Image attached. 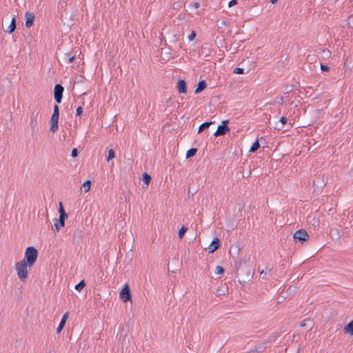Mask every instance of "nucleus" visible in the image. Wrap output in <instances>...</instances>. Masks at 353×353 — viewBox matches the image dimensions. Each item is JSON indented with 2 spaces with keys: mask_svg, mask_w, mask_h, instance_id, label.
<instances>
[{
  "mask_svg": "<svg viewBox=\"0 0 353 353\" xmlns=\"http://www.w3.org/2000/svg\"><path fill=\"white\" fill-rule=\"evenodd\" d=\"M187 230H188V228H186L185 225H183L178 232L179 238L182 239L184 236Z\"/></svg>",
  "mask_w": 353,
  "mask_h": 353,
  "instance_id": "a878e982",
  "label": "nucleus"
},
{
  "mask_svg": "<svg viewBox=\"0 0 353 353\" xmlns=\"http://www.w3.org/2000/svg\"><path fill=\"white\" fill-rule=\"evenodd\" d=\"M331 235H333V238H335L336 239H339L341 237V235L340 234V232L339 230L336 229L334 231V234H332V233H330Z\"/></svg>",
  "mask_w": 353,
  "mask_h": 353,
  "instance_id": "2f4dec72",
  "label": "nucleus"
},
{
  "mask_svg": "<svg viewBox=\"0 0 353 353\" xmlns=\"http://www.w3.org/2000/svg\"><path fill=\"white\" fill-rule=\"evenodd\" d=\"M353 19V14H351L348 17V19L347 20V26L349 28H352L353 27L350 25V20Z\"/></svg>",
  "mask_w": 353,
  "mask_h": 353,
  "instance_id": "37998d69",
  "label": "nucleus"
},
{
  "mask_svg": "<svg viewBox=\"0 0 353 353\" xmlns=\"http://www.w3.org/2000/svg\"><path fill=\"white\" fill-rule=\"evenodd\" d=\"M284 125H283L281 123H279V121H277L276 123H275V125L274 126V129L277 130H281V129H283Z\"/></svg>",
  "mask_w": 353,
  "mask_h": 353,
  "instance_id": "58836bf2",
  "label": "nucleus"
},
{
  "mask_svg": "<svg viewBox=\"0 0 353 353\" xmlns=\"http://www.w3.org/2000/svg\"><path fill=\"white\" fill-rule=\"evenodd\" d=\"M177 92L180 94L187 93V83L183 79H179L176 85Z\"/></svg>",
  "mask_w": 353,
  "mask_h": 353,
  "instance_id": "4468645a",
  "label": "nucleus"
},
{
  "mask_svg": "<svg viewBox=\"0 0 353 353\" xmlns=\"http://www.w3.org/2000/svg\"><path fill=\"white\" fill-rule=\"evenodd\" d=\"M119 296L123 303H127L132 300L131 290L128 283H125L122 288Z\"/></svg>",
  "mask_w": 353,
  "mask_h": 353,
  "instance_id": "0eeeda50",
  "label": "nucleus"
},
{
  "mask_svg": "<svg viewBox=\"0 0 353 353\" xmlns=\"http://www.w3.org/2000/svg\"><path fill=\"white\" fill-rule=\"evenodd\" d=\"M35 19V15L33 12L29 11L25 14V26L26 28H30L33 24Z\"/></svg>",
  "mask_w": 353,
  "mask_h": 353,
  "instance_id": "9b49d317",
  "label": "nucleus"
},
{
  "mask_svg": "<svg viewBox=\"0 0 353 353\" xmlns=\"http://www.w3.org/2000/svg\"><path fill=\"white\" fill-rule=\"evenodd\" d=\"M267 270H268L267 269H266L265 270H261V271L260 272L261 274H266V273H267Z\"/></svg>",
  "mask_w": 353,
  "mask_h": 353,
  "instance_id": "de8ad7c7",
  "label": "nucleus"
},
{
  "mask_svg": "<svg viewBox=\"0 0 353 353\" xmlns=\"http://www.w3.org/2000/svg\"><path fill=\"white\" fill-rule=\"evenodd\" d=\"M279 336V334L277 333H273L271 335L269 336V337L267 339V343L274 341L276 338Z\"/></svg>",
  "mask_w": 353,
  "mask_h": 353,
  "instance_id": "c85d7f7f",
  "label": "nucleus"
},
{
  "mask_svg": "<svg viewBox=\"0 0 353 353\" xmlns=\"http://www.w3.org/2000/svg\"><path fill=\"white\" fill-rule=\"evenodd\" d=\"M221 246V241L218 237L214 238L208 248L209 253H213Z\"/></svg>",
  "mask_w": 353,
  "mask_h": 353,
  "instance_id": "ddd939ff",
  "label": "nucleus"
},
{
  "mask_svg": "<svg viewBox=\"0 0 353 353\" xmlns=\"http://www.w3.org/2000/svg\"><path fill=\"white\" fill-rule=\"evenodd\" d=\"M83 108L81 106H79L76 110V116L80 117L83 114Z\"/></svg>",
  "mask_w": 353,
  "mask_h": 353,
  "instance_id": "4c0bfd02",
  "label": "nucleus"
},
{
  "mask_svg": "<svg viewBox=\"0 0 353 353\" xmlns=\"http://www.w3.org/2000/svg\"><path fill=\"white\" fill-rule=\"evenodd\" d=\"M83 236V230L80 228H76L72 235V243L79 245Z\"/></svg>",
  "mask_w": 353,
  "mask_h": 353,
  "instance_id": "9d476101",
  "label": "nucleus"
},
{
  "mask_svg": "<svg viewBox=\"0 0 353 353\" xmlns=\"http://www.w3.org/2000/svg\"><path fill=\"white\" fill-rule=\"evenodd\" d=\"M30 115V126L33 136L39 130V122L41 119L40 109L38 104L32 105Z\"/></svg>",
  "mask_w": 353,
  "mask_h": 353,
  "instance_id": "f03ea898",
  "label": "nucleus"
},
{
  "mask_svg": "<svg viewBox=\"0 0 353 353\" xmlns=\"http://www.w3.org/2000/svg\"><path fill=\"white\" fill-rule=\"evenodd\" d=\"M260 148V143L259 141V139H256L251 145L250 149V152H255L258 150V149Z\"/></svg>",
  "mask_w": 353,
  "mask_h": 353,
  "instance_id": "393cba45",
  "label": "nucleus"
},
{
  "mask_svg": "<svg viewBox=\"0 0 353 353\" xmlns=\"http://www.w3.org/2000/svg\"><path fill=\"white\" fill-rule=\"evenodd\" d=\"M293 238L295 241H299L301 243H303L308 239L309 235L306 230L304 229H300L295 232L293 235Z\"/></svg>",
  "mask_w": 353,
  "mask_h": 353,
  "instance_id": "6e6552de",
  "label": "nucleus"
},
{
  "mask_svg": "<svg viewBox=\"0 0 353 353\" xmlns=\"http://www.w3.org/2000/svg\"><path fill=\"white\" fill-rule=\"evenodd\" d=\"M59 218L55 219L54 221V228L57 232L59 231L61 228L64 227L65 221L68 218V214L65 212L63 203L59 202Z\"/></svg>",
  "mask_w": 353,
  "mask_h": 353,
  "instance_id": "20e7f679",
  "label": "nucleus"
},
{
  "mask_svg": "<svg viewBox=\"0 0 353 353\" xmlns=\"http://www.w3.org/2000/svg\"><path fill=\"white\" fill-rule=\"evenodd\" d=\"M38 256L37 249L33 246H29L25 250L24 258L22 261L32 266L37 261Z\"/></svg>",
  "mask_w": 353,
  "mask_h": 353,
  "instance_id": "7ed1b4c3",
  "label": "nucleus"
},
{
  "mask_svg": "<svg viewBox=\"0 0 353 353\" xmlns=\"http://www.w3.org/2000/svg\"><path fill=\"white\" fill-rule=\"evenodd\" d=\"M225 272L224 268L222 266L217 265L215 268V272L217 274H223Z\"/></svg>",
  "mask_w": 353,
  "mask_h": 353,
  "instance_id": "c756f323",
  "label": "nucleus"
},
{
  "mask_svg": "<svg viewBox=\"0 0 353 353\" xmlns=\"http://www.w3.org/2000/svg\"><path fill=\"white\" fill-rule=\"evenodd\" d=\"M196 192L197 190H193L192 191H191L190 187H189L188 191V197L190 198L191 196H193Z\"/></svg>",
  "mask_w": 353,
  "mask_h": 353,
  "instance_id": "ea45409f",
  "label": "nucleus"
},
{
  "mask_svg": "<svg viewBox=\"0 0 353 353\" xmlns=\"http://www.w3.org/2000/svg\"><path fill=\"white\" fill-rule=\"evenodd\" d=\"M235 277L238 278V281L244 285L249 282L253 277V272L251 268L246 263L245 261H237L234 263Z\"/></svg>",
  "mask_w": 353,
  "mask_h": 353,
  "instance_id": "f257e3e1",
  "label": "nucleus"
},
{
  "mask_svg": "<svg viewBox=\"0 0 353 353\" xmlns=\"http://www.w3.org/2000/svg\"><path fill=\"white\" fill-rule=\"evenodd\" d=\"M198 150L196 148H192L189 149L185 154V158L186 159H190L193 157H194L197 152Z\"/></svg>",
  "mask_w": 353,
  "mask_h": 353,
  "instance_id": "4be33fe9",
  "label": "nucleus"
},
{
  "mask_svg": "<svg viewBox=\"0 0 353 353\" xmlns=\"http://www.w3.org/2000/svg\"><path fill=\"white\" fill-rule=\"evenodd\" d=\"M75 54L71 52L65 53L64 54V59L69 63H72L75 60Z\"/></svg>",
  "mask_w": 353,
  "mask_h": 353,
  "instance_id": "5701e85b",
  "label": "nucleus"
},
{
  "mask_svg": "<svg viewBox=\"0 0 353 353\" xmlns=\"http://www.w3.org/2000/svg\"><path fill=\"white\" fill-rule=\"evenodd\" d=\"M276 102L279 103L280 104H283V98L282 96L277 97L276 98Z\"/></svg>",
  "mask_w": 353,
  "mask_h": 353,
  "instance_id": "a18cd8bd",
  "label": "nucleus"
},
{
  "mask_svg": "<svg viewBox=\"0 0 353 353\" xmlns=\"http://www.w3.org/2000/svg\"><path fill=\"white\" fill-rule=\"evenodd\" d=\"M115 157V152L113 149H110L108 150V154L107 156V161H110Z\"/></svg>",
  "mask_w": 353,
  "mask_h": 353,
  "instance_id": "cd10ccee",
  "label": "nucleus"
},
{
  "mask_svg": "<svg viewBox=\"0 0 353 353\" xmlns=\"http://www.w3.org/2000/svg\"><path fill=\"white\" fill-rule=\"evenodd\" d=\"M270 1L272 4H274V3H276L278 1V0H270Z\"/></svg>",
  "mask_w": 353,
  "mask_h": 353,
  "instance_id": "09e8293b",
  "label": "nucleus"
},
{
  "mask_svg": "<svg viewBox=\"0 0 353 353\" xmlns=\"http://www.w3.org/2000/svg\"><path fill=\"white\" fill-rule=\"evenodd\" d=\"M343 332L350 336L353 335V319L344 326Z\"/></svg>",
  "mask_w": 353,
  "mask_h": 353,
  "instance_id": "f3484780",
  "label": "nucleus"
},
{
  "mask_svg": "<svg viewBox=\"0 0 353 353\" xmlns=\"http://www.w3.org/2000/svg\"><path fill=\"white\" fill-rule=\"evenodd\" d=\"M213 123V121H205L201 123L199 127L198 133H201L203 130L208 129L210 126V125Z\"/></svg>",
  "mask_w": 353,
  "mask_h": 353,
  "instance_id": "aec40b11",
  "label": "nucleus"
},
{
  "mask_svg": "<svg viewBox=\"0 0 353 353\" xmlns=\"http://www.w3.org/2000/svg\"><path fill=\"white\" fill-rule=\"evenodd\" d=\"M207 87V83L205 80H201L196 84V87L194 90V94H197L204 90Z\"/></svg>",
  "mask_w": 353,
  "mask_h": 353,
  "instance_id": "dca6fc26",
  "label": "nucleus"
},
{
  "mask_svg": "<svg viewBox=\"0 0 353 353\" xmlns=\"http://www.w3.org/2000/svg\"><path fill=\"white\" fill-rule=\"evenodd\" d=\"M295 86L294 85H286L285 88V94H288V93H290V92H292V89L294 88Z\"/></svg>",
  "mask_w": 353,
  "mask_h": 353,
  "instance_id": "e433bc0d",
  "label": "nucleus"
},
{
  "mask_svg": "<svg viewBox=\"0 0 353 353\" xmlns=\"http://www.w3.org/2000/svg\"><path fill=\"white\" fill-rule=\"evenodd\" d=\"M64 88L60 83H57L54 88V99L57 103H60L63 98Z\"/></svg>",
  "mask_w": 353,
  "mask_h": 353,
  "instance_id": "1a4fd4ad",
  "label": "nucleus"
},
{
  "mask_svg": "<svg viewBox=\"0 0 353 353\" xmlns=\"http://www.w3.org/2000/svg\"><path fill=\"white\" fill-rule=\"evenodd\" d=\"M288 121V119L285 117H282L280 120L279 121V123H281L283 125H285Z\"/></svg>",
  "mask_w": 353,
  "mask_h": 353,
  "instance_id": "79ce46f5",
  "label": "nucleus"
},
{
  "mask_svg": "<svg viewBox=\"0 0 353 353\" xmlns=\"http://www.w3.org/2000/svg\"><path fill=\"white\" fill-rule=\"evenodd\" d=\"M233 73L237 74H244V69L242 68H235L233 70Z\"/></svg>",
  "mask_w": 353,
  "mask_h": 353,
  "instance_id": "7c9ffc66",
  "label": "nucleus"
},
{
  "mask_svg": "<svg viewBox=\"0 0 353 353\" xmlns=\"http://www.w3.org/2000/svg\"><path fill=\"white\" fill-rule=\"evenodd\" d=\"M58 104L59 103H57L55 105H54V107H53V113L52 114L54 115H59V108L58 106Z\"/></svg>",
  "mask_w": 353,
  "mask_h": 353,
  "instance_id": "473e14b6",
  "label": "nucleus"
},
{
  "mask_svg": "<svg viewBox=\"0 0 353 353\" xmlns=\"http://www.w3.org/2000/svg\"><path fill=\"white\" fill-rule=\"evenodd\" d=\"M193 6H194L195 8H199V6H200V3H199V2H195V3H194Z\"/></svg>",
  "mask_w": 353,
  "mask_h": 353,
  "instance_id": "49530a36",
  "label": "nucleus"
},
{
  "mask_svg": "<svg viewBox=\"0 0 353 353\" xmlns=\"http://www.w3.org/2000/svg\"><path fill=\"white\" fill-rule=\"evenodd\" d=\"M31 267L32 266L30 265L27 264V263L23 262L22 261L16 263L15 268H16L17 274L19 279L21 281H25L27 279L28 275V268H31Z\"/></svg>",
  "mask_w": 353,
  "mask_h": 353,
  "instance_id": "39448f33",
  "label": "nucleus"
},
{
  "mask_svg": "<svg viewBox=\"0 0 353 353\" xmlns=\"http://www.w3.org/2000/svg\"><path fill=\"white\" fill-rule=\"evenodd\" d=\"M313 184H314V185L315 186V185H316V182H315V181H314V182H313ZM316 187H318V185H316Z\"/></svg>",
  "mask_w": 353,
  "mask_h": 353,
  "instance_id": "8fccbe9b",
  "label": "nucleus"
},
{
  "mask_svg": "<svg viewBox=\"0 0 353 353\" xmlns=\"http://www.w3.org/2000/svg\"><path fill=\"white\" fill-rule=\"evenodd\" d=\"M92 182L90 180H87L83 182V183L81 185V189L84 192H87L90 190Z\"/></svg>",
  "mask_w": 353,
  "mask_h": 353,
  "instance_id": "412c9836",
  "label": "nucleus"
},
{
  "mask_svg": "<svg viewBox=\"0 0 353 353\" xmlns=\"http://www.w3.org/2000/svg\"><path fill=\"white\" fill-rule=\"evenodd\" d=\"M68 316H69V312H66L63 316H62V319L61 320V322L59 323L57 328V333L59 334L61 332V330L63 329L65 325V323L68 320Z\"/></svg>",
  "mask_w": 353,
  "mask_h": 353,
  "instance_id": "2eb2a0df",
  "label": "nucleus"
},
{
  "mask_svg": "<svg viewBox=\"0 0 353 353\" xmlns=\"http://www.w3.org/2000/svg\"><path fill=\"white\" fill-rule=\"evenodd\" d=\"M78 154H79V151H78L77 148H74L72 150L71 156L72 158L77 157Z\"/></svg>",
  "mask_w": 353,
  "mask_h": 353,
  "instance_id": "c9c22d12",
  "label": "nucleus"
},
{
  "mask_svg": "<svg viewBox=\"0 0 353 353\" xmlns=\"http://www.w3.org/2000/svg\"><path fill=\"white\" fill-rule=\"evenodd\" d=\"M237 206H238L239 212H241V211L244 209L245 203H238Z\"/></svg>",
  "mask_w": 353,
  "mask_h": 353,
  "instance_id": "c03bdc74",
  "label": "nucleus"
},
{
  "mask_svg": "<svg viewBox=\"0 0 353 353\" xmlns=\"http://www.w3.org/2000/svg\"><path fill=\"white\" fill-rule=\"evenodd\" d=\"M16 19L15 17H12L10 25L8 28L5 30L6 32L11 34L16 30Z\"/></svg>",
  "mask_w": 353,
  "mask_h": 353,
  "instance_id": "6ab92c4d",
  "label": "nucleus"
},
{
  "mask_svg": "<svg viewBox=\"0 0 353 353\" xmlns=\"http://www.w3.org/2000/svg\"><path fill=\"white\" fill-rule=\"evenodd\" d=\"M141 179L144 184H146L147 185H148V184L151 182L152 178L149 174H148L147 172H144L142 174Z\"/></svg>",
  "mask_w": 353,
  "mask_h": 353,
  "instance_id": "b1692460",
  "label": "nucleus"
},
{
  "mask_svg": "<svg viewBox=\"0 0 353 353\" xmlns=\"http://www.w3.org/2000/svg\"><path fill=\"white\" fill-rule=\"evenodd\" d=\"M85 286V282L84 280H81L79 283H78L75 286L74 288L79 292H81L83 288Z\"/></svg>",
  "mask_w": 353,
  "mask_h": 353,
  "instance_id": "bb28decb",
  "label": "nucleus"
},
{
  "mask_svg": "<svg viewBox=\"0 0 353 353\" xmlns=\"http://www.w3.org/2000/svg\"><path fill=\"white\" fill-rule=\"evenodd\" d=\"M59 115H57H57L52 114V116L50 117V130L52 132H56L58 130V128H59Z\"/></svg>",
  "mask_w": 353,
  "mask_h": 353,
  "instance_id": "f8f14e48",
  "label": "nucleus"
},
{
  "mask_svg": "<svg viewBox=\"0 0 353 353\" xmlns=\"http://www.w3.org/2000/svg\"><path fill=\"white\" fill-rule=\"evenodd\" d=\"M196 36V32L192 30L190 34L188 36V41H192Z\"/></svg>",
  "mask_w": 353,
  "mask_h": 353,
  "instance_id": "72a5a7b5",
  "label": "nucleus"
},
{
  "mask_svg": "<svg viewBox=\"0 0 353 353\" xmlns=\"http://www.w3.org/2000/svg\"><path fill=\"white\" fill-rule=\"evenodd\" d=\"M237 3H238V1H237V0H231V1L228 3V7H229V8H231V7H232V6H236Z\"/></svg>",
  "mask_w": 353,
  "mask_h": 353,
  "instance_id": "a19ab883",
  "label": "nucleus"
},
{
  "mask_svg": "<svg viewBox=\"0 0 353 353\" xmlns=\"http://www.w3.org/2000/svg\"><path fill=\"white\" fill-rule=\"evenodd\" d=\"M320 68L323 72H329L330 71V67L327 66V65L321 63Z\"/></svg>",
  "mask_w": 353,
  "mask_h": 353,
  "instance_id": "f704fd0d",
  "label": "nucleus"
},
{
  "mask_svg": "<svg viewBox=\"0 0 353 353\" xmlns=\"http://www.w3.org/2000/svg\"><path fill=\"white\" fill-rule=\"evenodd\" d=\"M313 325V321L310 318L305 319L300 323V327H307L309 330H311Z\"/></svg>",
  "mask_w": 353,
  "mask_h": 353,
  "instance_id": "a211bd4d",
  "label": "nucleus"
},
{
  "mask_svg": "<svg viewBox=\"0 0 353 353\" xmlns=\"http://www.w3.org/2000/svg\"><path fill=\"white\" fill-rule=\"evenodd\" d=\"M229 120H224L222 123L218 125L216 130L214 132V136L216 137L223 136L230 132V128L228 126Z\"/></svg>",
  "mask_w": 353,
  "mask_h": 353,
  "instance_id": "423d86ee",
  "label": "nucleus"
}]
</instances>
